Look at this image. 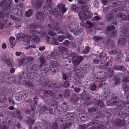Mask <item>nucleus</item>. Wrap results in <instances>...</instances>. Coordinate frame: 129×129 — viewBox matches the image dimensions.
<instances>
[{
	"mask_svg": "<svg viewBox=\"0 0 129 129\" xmlns=\"http://www.w3.org/2000/svg\"><path fill=\"white\" fill-rule=\"evenodd\" d=\"M44 94L47 96H50L52 94V92L50 90H47L44 91Z\"/></svg>",
	"mask_w": 129,
	"mask_h": 129,
	"instance_id": "51",
	"label": "nucleus"
},
{
	"mask_svg": "<svg viewBox=\"0 0 129 129\" xmlns=\"http://www.w3.org/2000/svg\"><path fill=\"white\" fill-rule=\"evenodd\" d=\"M65 124V125L62 127V128L63 129H66V128H67L71 126V123L70 122L67 123H66Z\"/></svg>",
	"mask_w": 129,
	"mask_h": 129,
	"instance_id": "59",
	"label": "nucleus"
},
{
	"mask_svg": "<svg viewBox=\"0 0 129 129\" xmlns=\"http://www.w3.org/2000/svg\"><path fill=\"white\" fill-rule=\"evenodd\" d=\"M62 108L64 111L66 112L68 110V106L66 105V103L63 102L62 105Z\"/></svg>",
	"mask_w": 129,
	"mask_h": 129,
	"instance_id": "39",
	"label": "nucleus"
},
{
	"mask_svg": "<svg viewBox=\"0 0 129 129\" xmlns=\"http://www.w3.org/2000/svg\"><path fill=\"white\" fill-rule=\"evenodd\" d=\"M75 116V114L73 113H69L67 114V118L70 120H73Z\"/></svg>",
	"mask_w": 129,
	"mask_h": 129,
	"instance_id": "26",
	"label": "nucleus"
},
{
	"mask_svg": "<svg viewBox=\"0 0 129 129\" xmlns=\"http://www.w3.org/2000/svg\"><path fill=\"white\" fill-rule=\"evenodd\" d=\"M20 76L19 79H22V78L25 79L27 77V76L26 73H25L24 72H22L20 73L19 75Z\"/></svg>",
	"mask_w": 129,
	"mask_h": 129,
	"instance_id": "30",
	"label": "nucleus"
},
{
	"mask_svg": "<svg viewBox=\"0 0 129 129\" xmlns=\"http://www.w3.org/2000/svg\"><path fill=\"white\" fill-rule=\"evenodd\" d=\"M25 59L24 58H22L20 59L18 61V63L19 66H21L23 64L24 62L25 61Z\"/></svg>",
	"mask_w": 129,
	"mask_h": 129,
	"instance_id": "63",
	"label": "nucleus"
},
{
	"mask_svg": "<svg viewBox=\"0 0 129 129\" xmlns=\"http://www.w3.org/2000/svg\"><path fill=\"white\" fill-rule=\"evenodd\" d=\"M31 41L34 43H37L39 42L40 40L39 38L36 35H33L31 36Z\"/></svg>",
	"mask_w": 129,
	"mask_h": 129,
	"instance_id": "17",
	"label": "nucleus"
},
{
	"mask_svg": "<svg viewBox=\"0 0 129 129\" xmlns=\"http://www.w3.org/2000/svg\"><path fill=\"white\" fill-rule=\"evenodd\" d=\"M117 31L116 30L111 31L109 34V36L111 37H114L116 35Z\"/></svg>",
	"mask_w": 129,
	"mask_h": 129,
	"instance_id": "42",
	"label": "nucleus"
},
{
	"mask_svg": "<svg viewBox=\"0 0 129 129\" xmlns=\"http://www.w3.org/2000/svg\"><path fill=\"white\" fill-rule=\"evenodd\" d=\"M100 59L101 63V64H103L106 63L107 59L105 57L103 56L101 54H100Z\"/></svg>",
	"mask_w": 129,
	"mask_h": 129,
	"instance_id": "36",
	"label": "nucleus"
},
{
	"mask_svg": "<svg viewBox=\"0 0 129 129\" xmlns=\"http://www.w3.org/2000/svg\"><path fill=\"white\" fill-rule=\"evenodd\" d=\"M33 5L35 8L38 9L42 5V0H34L32 3Z\"/></svg>",
	"mask_w": 129,
	"mask_h": 129,
	"instance_id": "12",
	"label": "nucleus"
},
{
	"mask_svg": "<svg viewBox=\"0 0 129 129\" xmlns=\"http://www.w3.org/2000/svg\"><path fill=\"white\" fill-rule=\"evenodd\" d=\"M45 15V14L42 12H39L36 14V18L38 21H42L44 20Z\"/></svg>",
	"mask_w": 129,
	"mask_h": 129,
	"instance_id": "11",
	"label": "nucleus"
},
{
	"mask_svg": "<svg viewBox=\"0 0 129 129\" xmlns=\"http://www.w3.org/2000/svg\"><path fill=\"white\" fill-rule=\"evenodd\" d=\"M50 44H51L52 45H57L59 44V43L54 38H53L51 41Z\"/></svg>",
	"mask_w": 129,
	"mask_h": 129,
	"instance_id": "38",
	"label": "nucleus"
},
{
	"mask_svg": "<svg viewBox=\"0 0 129 129\" xmlns=\"http://www.w3.org/2000/svg\"><path fill=\"white\" fill-rule=\"evenodd\" d=\"M48 26L50 29H53L54 27V30L58 32L59 33L63 34V32L62 31L59 26L57 24L54 23L53 24L52 23L49 24Z\"/></svg>",
	"mask_w": 129,
	"mask_h": 129,
	"instance_id": "6",
	"label": "nucleus"
},
{
	"mask_svg": "<svg viewBox=\"0 0 129 129\" xmlns=\"http://www.w3.org/2000/svg\"><path fill=\"white\" fill-rule=\"evenodd\" d=\"M106 18L108 21H111L112 19L113 18V15L110 13H109L106 16Z\"/></svg>",
	"mask_w": 129,
	"mask_h": 129,
	"instance_id": "29",
	"label": "nucleus"
},
{
	"mask_svg": "<svg viewBox=\"0 0 129 129\" xmlns=\"http://www.w3.org/2000/svg\"><path fill=\"white\" fill-rule=\"evenodd\" d=\"M9 128L8 126L3 124H2L0 125V129H8Z\"/></svg>",
	"mask_w": 129,
	"mask_h": 129,
	"instance_id": "61",
	"label": "nucleus"
},
{
	"mask_svg": "<svg viewBox=\"0 0 129 129\" xmlns=\"http://www.w3.org/2000/svg\"><path fill=\"white\" fill-rule=\"evenodd\" d=\"M113 70L111 68H109L108 69L107 74L105 75V77H111L113 74Z\"/></svg>",
	"mask_w": 129,
	"mask_h": 129,
	"instance_id": "15",
	"label": "nucleus"
},
{
	"mask_svg": "<svg viewBox=\"0 0 129 129\" xmlns=\"http://www.w3.org/2000/svg\"><path fill=\"white\" fill-rule=\"evenodd\" d=\"M80 118L82 120L86 121L88 119V116L85 114H80Z\"/></svg>",
	"mask_w": 129,
	"mask_h": 129,
	"instance_id": "24",
	"label": "nucleus"
},
{
	"mask_svg": "<svg viewBox=\"0 0 129 129\" xmlns=\"http://www.w3.org/2000/svg\"><path fill=\"white\" fill-rule=\"evenodd\" d=\"M88 110L89 112L92 113L96 112L97 110V109L94 107L89 108Z\"/></svg>",
	"mask_w": 129,
	"mask_h": 129,
	"instance_id": "48",
	"label": "nucleus"
},
{
	"mask_svg": "<svg viewBox=\"0 0 129 129\" xmlns=\"http://www.w3.org/2000/svg\"><path fill=\"white\" fill-rule=\"evenodd\" d=\"M103 112H104V114H102L103 112H102V113H101L100 115L101 117H103L104 116L107 117H110L111 115V113L110 112H108L107 111H105Z\"/></svg>",
	"mask_w": 129,
	"mask_h": 129,
	"instance_id": "22",
	"label": "nucleus"
},
{
	"mask_svg": "<svg viewBox=\"0 0 129 129\" xmlns=\"http://www.w3.org/2000/svg\"><path fill=\"white\" fill-rule=\"evenodd\" d=\"M65 6L61 4H60L58 6V8L59 10V12L60 13H61L62 14H63L65 12L67 11V10L66 8H65Z\"/></svg>",
	"mask_w": 129,
	"mask_h": 129,
	"instance_id": "14",
	"label": "nucleus"
},
{
	"mask_svg": "<svg viewBox=\"0 0 129 129\" xmlns=\"http://www.w3.org/2000/svg\"><path fill=\"white\" fill-rule=\"evenodd\" d=\"M113 69L115 70H121L123 71H125V68L123 66H116L114 67Z\"/></svg>",
	"mask_w": 129,
	"mask_h": 129,
	"instance_id": "20",
	"label": "nucleus"
},
{
	"mask_svg": "<svg viewBox=\"0 0 129 129\" xmlns=\"http://www.w3.org/2000/svg\"><path fill=\"white\" fill-rule=\"evenodd\" d=\"M40 81L42 83H43V85H44L46 86H48L50 88H55L56 87L55 84H49L48 80V79H45V78L43 77H42V79H40Z\"/></svg>",
	"mask_w": 129,
	"mask_h": 129,
	"instance_id": "8",
	"label": "nucleus"
},
{
	"mask_svg": "<svg viewBox=\"0 0 129 129\" xmlns=\"http://www.w3.org/2000/svg\"><path fill=\"white\" fill-rule=\"evenodd\" d=\"M20 92L16 94L15 96V98L16 100H18L19 101V100H21L20 95Z\"/></svg>",
	"mask_w": 129,
	"mask_h": 129,
	"instance_id": "53",
	"label": "nucleus"
},
{
	"mask_svg": "<svg viewBox=\"0 0 129 129\" xmlns=\"http://www.w3.org/2000/svg\"><path fill=\"white\" fill-rule=\"evenodd\" d=\"M76 28L75 23H73L70 24L69 26V30L71 32H73L76 30Z\"/></svg>",
	"mask_w": 129,
	"mask_h": 129,
	"instance_id": "32",
	"label": "nucleus"
},
{
	"mask_svg": "<svg viewBox=\"0 0 129 129\" xmlns=\"http://www.w3.org/2000/svg\"><path fill=\"white\" fill-rule=\"evenodd\" d=\"M109 54H112L114 55H119L120 54V52L119 49H117L115 50H112L109 52Z\"/></svg>",
	"mask_w": 129,
	"mask_h": 129,
	"instance_id": "37",
	"label": "nucleus"
},
{
	"mask_svg": "<svg viewBox=\"0 0 129 129\" xmlns=\"http://www.w3.org/2000/svg\"><path fill=\"white\" fill-rule=\"evenodd\" d=\"M33 14L32 10L31 9H29L26 12L25 14L26 16L29 17L31 16Z\"/></svg>",
	"mask_w": 129,
	"mask_h": 129,
	"instance_id": "44",
	"label": "nucleus"
},
{
	"mask_svg": "<svg viewBox=\"0 0 129 129\" xmlns=\"http://www.w3.org/2000/svg\"><path fill=\"white\" fill-rule=\"evenodd\" d=\"M107 41L108 44L110 45V46H111L112 48H113L114 47L115 44L114 42L112 41V40L109 38H108L107 39Z\"/></svg>",
	"mask_w": 129,
	"mask_h": 129,
	"instance_id": "35",
	"label": "nucleus"
},
{
	"mask_svg": "<svg viewBox=\"0 0 129 129\" xmlns=\"http://www.w3.org/2000/svg\"><path fill=\"white\" fill-rule=\"evenodd\" d=\"M35 121V120L32 118H28L26 120L27 123L31 127V126L33 125Z\"/></svg>",
	"mask_w": 129,
	"mask_h": 129,
	"instance_id": "21",
	"label": "nucleus"
},
{
	"mask_svg": "<svg viewBox=\"0 0 129 129\" xmlns=\"http://www.w3.org/2000/svg\"><path fill=\"white\" fill-rule=\"evenodd\" d=\"M123 88L124 93H127L129 90V87L126 83L123 84L122 85Z\"/></svg>",
	"mask_w": 129,
	"mask_h": 129,
	"instance_id": "33",
	"label": "nucleus"
},
{
	"mask_svg": "<svg viewBox=\"0 0 129 129\" xmlns=\"http://www.w3.org/2000/svg\"><path fill=\"white\" fill-rule=\"evenodd\" d=\"M63 34L65 35L66 38L68 39L71 40H72L74 39L73 37L70 35L68 32H66L65 34L63 33Z\"/></svg>",
	"mask_w": 129,
	"mask_h": 129,
	"instance_id": "45",
	"label": "nucleus"
},
{
	"mask_svg": "<svg viewBox=\"0 0 129 129\" xmlns=\"http://www.w3.org/2000/svg\"><path fill=\"white\" fill-rule=\"evenodd\" d=\"M49 64L51 65L50 68L51 71L52 72H56L58 69L57 67H58L59 64L53 60H50L49 61Z\"/></svg>",
	"mask_w": 129,
	"mask_h": 129,
	"instance_id": "5",
	"label": "nucleus"
},
{
	"mask_svg": "<svg viewBox=\"0 0 129 129\" xmlns=\"http://www.w3.org/2000/svg\"><path fill=\"white\" fill-rule=\"evenodd\" d=\"M117 97L115 96H112V99L106 102L108 106H117V109H122L125 106V104L123 102L120 100H119L118 102L116 100Z\"/></svg>",
	"mask_w": 129,
	"mask_h": 129,
	"instance_id": "1",
	"label": "nucleus"
},
{
	"mask_svg": "<svg viewBox=\"0 0 129 129\" xmlns=\"http://www.w3.org/2000/svg\"><path fill=\"white\" fill-rule=\"evenodd\" d=\"M59 52L56 49H54L51 54V56L56 58H58L59 57Z\"/></svg>",
	"mask_w": 129,
	"mask_h": 129,
	"instance_id": "19",
	"label": "nucleus"
},
{
	"mask_svg": "<svg viewBox=\"0 0 129 129\" xmlns=\"http://www.w3.org/2000/svg\"><path fill=\"white\" fill-rule=\"evenodd\" d=\"M47 110L46 109V108L44 106L42 107L41 109V110L40 111V113H44V112H46Z\"/></svg>",
	"mask_w": 129,
	"mask_h": 129,
	"instance_id": "57",
	"label": "nucleus"
},
{
	"mask_svg": "<svg viewBox=\"0 0 129 129\" xmlns=\"http://www.w3.org/2000/svg\"><path fill=\"white\" fill-rule=\"evenodd\" d=\"M80 96L82 100H89L90 99L89 94L88 93H87L85 94H81Z\"/></svg>",
	"mask_w": 129,
	"mask_h": 129,
	"instance_id": "23",
	"label": "nucleus"
},
{
	"mask_svg": "<svg viewBox=\"0 0 129 129\" xmlns=\"http://www.w3.org/2000/svg\"><path fill=\"white\" fill-rule=\"evenodd\" d=\"M12 3V0H7L2 7L3 10L7 11L9 10L11 8V4Z\"/></svg>",
	"mask_w": 129,
	"mask_h": 129,
	"instance_id": "9",
	"label": "nucleus"
},
{
	"mask_svg": "<svg viewBox=\"0 0 129 129\" xmlns=\"http://www.w3.org/2000/svg\"><path fill=\"white\" fill-rule=\"evenodd\" d=\"M59 50L63 53L62 57L64 58H67L68 56V50L66 48L63 47H59Z\"/></svg>",
	"mask_w": 129,
	"mask_h": 129,
	"instance_id": "10",
	"label": "nucleus"
},
{
	"mask_svg": "<svg viewBox=\"0 0 129 129\" xmlns=\"http://www.w3.org/2000/svg\"><path fill=\"white\" fill-rule=\"evenodd\" d=\"M89 7L88 5L82 6L78 14L79 18L81 20H84L90 17L91 14L90 12L88 11Z\"/></svg>",
	"mask_w": 129,
	"mask_h": 129,
	"instance_id": "2",
	"label": "nucleus"
},
{
	"mask_svg": "<svg viewBox=\"0 0 129 129\" xmlns=\"http://www.w3.org/2000/svg\"><path fill=\"white\" fill-rule=\"evenodd\" d=\"M15 113L19 120H21L23 119L22 115L20 110H16L15 112Z\"/></svg>",
	"mask_w": 129,
	"mask_h": 129,
	"instance_id": "31",
	"label": "nucleus"
},
{
	"mask_svg": "<svg viewBox=\"0 0 129 129\" xmlns=\"http://www.w3.org/2000/svg\"><path fill=\"white\" fill-rule=\"evenodd\" d=\"M96 86L94 83H93L90 85V89L92 91H94L96 90Z\"/></svg>",
	"mask_w": 129,
	"mask_h": 129,
	"instance_id": "52",
	"label": "nucleus"
},
{
	"mask_svg": "<svg viewBox=\"0 0 129 129\" xmlns=\"http://www.w3.org/2000/svg\"><path fill=\"white\" fill-rule=\"evenodd\" d=\"M50 68V67L49 66L46 65L44 68V70H42V71H43L44 73L47 74L49 73L50 71H51Z\"/></svg>",
	"mask_w": 129,
	"mask_h": 129,
	"instance_id": "41",
	"label": "nucleus"
},
{
	"mask_svg": "<svg viewBox=\"0 0 129 129\" xmlns=\"http://www.w3.org/2000/svg\"><path fill=\"white\" fill-rule=\"evenodd\" d=\"M8 101L9 103L11 105L14 104V102L13 100V99L11 96L9 97L8 98Z\"/></svg>",
	"mask_w": 129,
	"mask_h": 129,
	"instance_id": "60",
	"label": "nucleus"
},
{
	"mask_svg": "<svg viewBox=\"0 0 129 129\" xmlns=\"http://www.w3.org/2000/svg\"><path fill=\"white\" fill-rule=\"evenodd\" d=\"M5 63L9 67L12 66L11 61L10 59H6L5 60Z\"/></svg>",
	"mask_w": 129,
	"mask_h": 129,
	"instance_id": "50",
	"label": "nucleus"
},
{
	"mask_svg": "<svg viewBox=\"0 0 129 129\" xmlns=\"http://www.w3.org/2000/svg\"><path fill=\"white\" fill-rule=\"evenodd\" d=\"M94 41L98 42L101 40L103 39V38L101 37L94 36L93 37Z\"/></svg>",
	"mask_w": 129,
	"mask_h": 129,
	"instance_id": "54",
	"label": "nucleus"
},
{
	"mask_svg": "<svg viewBox=\"0 0 129 129\" xmlns=\"http://www.w3.org/2000/svg\"><path fill=\"white\" fill-rule=\"evenodd\" d=\"M71 8L74 11L76 12H77L79 10V8L74 4H72L71 5Z\"/></svg>",
	"mask_w": 129,
	"mask_h": 129,
	"instance_id": "40",
	"label": "nucleus"
},
{
	"mask_svg": "<svg viewBox=\"0 0 129 129\" xmlns=\"http://www.w3.org/2000/svg\"><path fill=\"white\" fill-rule=\"evenodd\" d=\"M70 91L68 89H66L64 93V96L66 97L68 96L70 94Z\"/></svg>",
	"mask_w": 129,
	"mask_h": 129,
	"instance_id": "55",
	"label": "nucleus"
},
{
	"mask_svg": "<svg viewBox=\"0 0 129 129\" xmlns=\"http://www.w3.org/2000/svg\"><path fill=\"white\" fill-rule=\"evenodd\" d=\"M100 2L98 0H95L94 2V5L95 7H98L99 6Z\"/></svg>",
	"mask_w": 129,
	"mask_h": 129,
	"instance_id": "62",
	"label": "nucleus"
},
{
	"mask_svg": "<svg viewBox=\"0 0 129 129\" xmlns=\"http://www.w3.org/2000/svg\"><path fill=\"white\" fill-rule=\"evenodd\" d=\"M42 11H44L48 14L50 13L52 9L51 6L48 5L43 6L42 8Z\"/></svg>",
	"mask_w": 129,
	"mask_h": 129,
	"instance_id": "13",
	"label": "nucleus"
},
{
	"mask_svg": "<svg viewBox=\"0 0 129 129\" xmlns=\"http://www.w3.org/2000/svg\"><path fill=\"white\" fill-rule=\"evenodd\" d=\"M111 94L110 90H108L107 91H105L102 97L104 99H106L108 98L110 95Z\"/></svg>",
	"mask_w": 129,
	"mask_h": 129,
	"instance_id": "16",
	"label": "nucleus"
},
{
	"mask_svg": "<svg viewBox=\"0 0 129 129\" xmlns=\"http://www.w3.org/2000/svg\"><path fill=\"white\" fill-rule=\"evenodd\" d=\"M50 14L52 15H56L58 14H61V13L57 10L56 9L53 8L51 11Z\"/></svg>",
	"mask_w": 129,
	"mask_h": 129,
	"instance_id": "34",
	"label": "nucleus"
},
{
	"mask_svg": "<svg viewBox=\"0 0 129 129\" xmlns=\"http://www.w3.org/2000/svg\"><path fill=\"white\" fill-rule=\"evenodd\" d=\"M126 15V14L125 13H120L118 14L116 16V17L119 19H121L125 20Z\"/></svg>",
	"mask_w": 129,
	"mask_h": 129,
	"instance_id": "27",
	"label": "nucleus"
},
{
	"mask_svg": "<svg viewBox=\"0 0 129 129\" xmlns=\"http://www.w3.org/2000/svg\"><path fill=\"white\" fill-rule=\"evenodd\" d=\"M36 74L34 72L30 73L29 74L28 77L30 79H33L36 75Z\"/></svg>",
	"mask_w": 129,
	"mask_h": 129,
	"instance_id": "49",
	"label": "nucleus"
},
{
	"mask_svg": "<svg viewBox=\"0 0 129 129\" xmlns=\"http://www.w3.org/2000/svg\"><path fill=\"white\" fill-rule=\"evenodd\" d=\"M40 59L41 63L40 66V67H41L43 66L45 63V58L44 57H41Z\"/></svg>",
	"mask_w": 129,
	"mask_h": 129,
	"instance_id": "58",
	"label": "nucleus"
},
{
	"mask_svg": "<svg viewBox=\"0 0 129 129\" xmlns=\"http://www.w3.org/2000/svg\"><path fill=\"white\" fill-rule=\"evenodd\" d=\"M17 39L20 41H24L27 44L29 43L30 41V38L25 37V35L22 33H19L17 36Z\"/></svg>",
	"mask_w": 129,
	"mask_h": 129,
	"instance_id": "7",
	"label": "nucleus"
},
{
	"mask_svg": "<svg viewBox=\"0 0 129 129\" xmlns=\"http://www.w3.org/2000/svg\"><path fill=\"white\" fill-rule=\"evenodd\" d=\"M37 27V25L34 23H32L30 24L29 28L30 30L36 29Z\"/></svg>",
	"mask_w": 129,
	"mask_h": 129,
	"instance_id": "46",
	"label": "nucleus"
},
{
	"mask_svg": "<svg viewBox=\"0 0 129 129\" xmlns=\"http://www.w3.org/2000/svg\"><path fill=\"white\" fill-rule=\"evenodd\" d=\"M123 124V122L120 119H117L115 121V125L116 126L118 127Z\"/></svg>",
	"mask_w": 129,
	"mask_h": 129,
	"instance_id": "28",
	"label": "nucleus"
},
{
	"mask_svg": "<svg viewBox=\"0 0 129 129\" xmlns=\"http://www.w3.org/2000/svg\"><path fill=\"white\" fill-rule=\"evenodd\" d=\"M120 34L122 37H124V38H120L119 39L118 44L121 45H123L125 44L126 38L129 37L128 29L125 28L122 29L121 30Z\"/></svg>",
	"mask_w": 129,
	"mask_h": 129,
	"instance_id": "3",
	"label": "nucleus"
},
{
	"mask_svg": "<svg viewBox=\"0 0 129 129\" xmlns=\"http://www.w3.org/2000/svg\"><path fill=\"white\" fill-rule=\"evenodd\" d=\"M71 55L72 57L73 62L75 65L79 64L83 58V57L78 56L77 54L74 52L71 53Z\"/></svg>",
	"mask_w": 129,
	"mask_h": 129,
	"instance_id": "4",
	"label": "nucleus"
},
{
	"mask_svg": "<svg viewBox=\"0 0 129 129\" xmlns=\"http://www.w3.org/2000/svg\"><path fill=\"white\" fill-rule=\"evenodd\" d=\"M78 97L76 94L73 95L71 98V101L74 104L76 103L78 100Z\"/></svg>",
	"mask_w": 129,
	"mask_h": 129,
	"instance_id": "18",
	"label": "nucleus"
},
{
	"mask_svg": "<svg viewBox=\"0 0 129 129\" xmlns=\"http://www.w3.org/2000/svg\"><path fill=\"white\" fill-rule=\"evenodd\" d=\"M86 23L88 24V27L89 28H90L93 27L94 26L95 24V23L94 22L91 23L89 21H87Z\"/></svg>",
	"mask_w": 129,
	"mask_h": 129,
	"instance_id": "47",
	"label": "nucleus"
},
{
	"mask_svg": "<svg viewBox=\"0 0 129 129\" xmlns=\"http://www.w3.org/2000/svg\"><path fill=\"white\" fill-rule=\"evenodd\" d=\"M74 70L76 75H77L78 73H79L82 71H83L80 67H76L74 68Z\"/></svg>",
	"mask_w": 129,
	"mask_h": 129,
	"instance_id": "43",
	"label": "nucleus"
},
{
	"mask_svg": "<svg viewBox=\"0 0 129 129\" xmlns=\"http://www.w3.org/2000/svg\"><path fill=\"white\" fill-rule=\"evenodd\" d=\"M58 128V126L56 123H53L52 127V129H57Z\"/></svg>",
	"mask_w": 129,
	"mask_h": 129,
	"instance_id": "64",
	"label": "nucleus"
},
{
	"mask_svg": "<svg viewBox=\"0 0 129 129\" xmlns=\"http://www.w3.org/2000/svg\"><path fill=\"white\" fill-rule=\"evenodd\" d=\"M84 71L83 70V71H82L80 73L77 74L76 75L78 76V78L81 79L83 78L84 77L83 72Z\"/></svg>",
	"mask_w": 129,
	"mask_h": 129,
	"instance_id": "56",
	"label": "nucleus"
},
{
	"mask_svg": "<svg viewBox=\"0 0 129 129\" xmlns=\"http://www.w3.org/2000/svg\"><path fill=\"white\" fill-rule=\"evenodd\" d=\"M20 94L22 100H23L24 99H26L27 97V93L26 92L21 91L20 92Z\"/></svg>",
	"mask_w": 129,
	"mask_h": 129,
	"instance_id": "25",
	"label": "nucleus"
}]
</instances>
